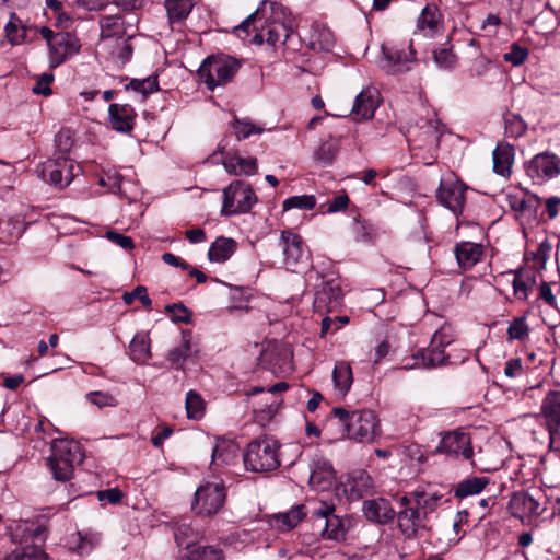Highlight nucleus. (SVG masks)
<instances>
[{"mask_svg": "<svg viewBox=\"0 0 560 560\" xmlns=\"http://www.w3.org/2000/svg\"><path fill=\"white\" fill-rule=\"evenodd\" d=\"M257 22L264 24L268 45L276 47L285 45L289 40L292 32L291 22L288 19L287 8L281 3L264 0L255 12L235 27L237 36H241V32H247L249 26Z\"/></svg>", "mask_w": 560, "mask_h": 560, "instance_id": "obj_1", "label": "nucleus"}, {"mask_svg": "<svg viewBox=\"0 0 560 560\" xmlns=\"http://www.w3.org/2000/svg\"><path fill=\"white\" fill-rule=\"evenodd\" d=\"M49 520L40 515L34 520H25L16 525L15 537H21L25 545L12 550L3 560H47L46 552L35 542L45 541L48 534Z\"/></svg>", "mask_w": 560, "mask_h": 560, "instance_id": "obj_2", "label": "nucleus"}, {"mask_svg": "<svg viewBox=\"0 0 560 560\" xmlns=\"http://www.w3.org/2000/svg\"><path fill=\"white\" fill-rule=\"evenodd\" d=\"M331 415L342 427V433L357 442H373L380 435L377 417L372 410H355L349 412L342 407L332 409Z\"/></svg>", "mask_w": 560, "mask_h": 560, "instance_id": "obj_3", "label": "nucleus"}, {"mask_svg": "<svg viewBox=\"0 0 560 560\" xmlns=\"http://www.w3.org/2000/svg\"><path fill=\"white\" fill-rule=\"evenodd\" d=\"M84 459V453L79 442L68 439H57L51 443V454L47 465L57 481L72 478L74 467Z\"/></svg>", "mask_w": 560, "mask_h": 560, "instance_id": "obj_4", "label": "nucleus"}, {"mask_svg": "<svg viewBox=\"0 0 560 560\" xmlns=\"http://www.w3.org/2000/svg\"><path fill=\"white\" fill-rule=\"evenodd\" d=\"M240 67V61L231 56L211 55L202 61L197 73L199 80L213 91L217 86L231 82Z\"/></svg>", "mask_w": 560, "mask_h": 560, "instance_id": "obj_5", "label": "nucleus"}, {"mask_svg": "<svg viewBox=\"0 0 560 560\" xmlns=\"http://www.w3.org/2000/svg\"><path fill=\"white\" fill-rule=\"evenodd\" d=\"M279 445L272 439H258L247 445L243 456L246 469L254 472H266L280 466L278 456Z\"/></svg>", "mask_w": 560, "mask_h": 560, "instance_id": "obj_6", "label": "nucleus"}, {"mask_svg": "<svg viewBox=\"0 0 560 560\" xmlns=\"http://www.w3.org/2000/svg\"><path fill=\"white\" fill-rule=\"evenodd\" d=\"M257 202V197L250 185L244 180H233L223 189V215H234L248 212Z\"/></svg>", "mask_w": 560, "mask_h": 560, "instance_id": "obj_7", "label": "nucleus"}, {"mask_svg": "<svg viewBox=\"0 0 560 560\" xmlns=\"http://www.w3.org/2000/svg\"><path fill=\"white\" fill-rule=\"evenodd\" d=\"M537 419H542L548 431L550 448L560 451V390H549L541 400Z\"/></svg>", "mask_w": 560, "mask_h": 560, "instance_id": "obj_8", "label": "nucleus"}, {"mask_svg": "<svg viewBox=\"0 0 560 560\" xmlns=\"http://www.w3.org/2000/svg\"><path fill=\"white\" fill-rule=\"evenodd\" d=\"M225 498L223 482H206L197 488L191 509L197 515L212 516L222 509Z\"/></svg>", "mask_w": 560, "mask_h": 560, "instance_id": "obj_9", "label": "nucleus"}, {"mask_svg": "<svg viewBox=\"0 0 560 560\" xmlns=\"http://www.w3.org/2000/svg\"><path fill=\"white\" fill-rule=\"evenodd\" d=\"M314 527L319 530L324 539L345 540L347 529L341 517L335 514V505L320 502L319 506L312 513Z\"/></svg>", "mask_w": 560, "mask_h": 560, "instance_id": "obj_10", "label": "nucleus"}, {"mask_svg": "<svg viewBox=\"0 0 560 560\" xmlns=\"http://www.w3.org/2000/svg\"><path fill=\"white\" fill-rule=\"evenodd\" d=\"M279 246L282 248L285 268L298 272L308 260V252L304 247L302 237L292 231H282Z\"/></svg>", "mask_w": 560, "mask_h": 560, "instance_id": "obj_11", "label": "nucleus"}, {"mask_svg": "<svg viewBox=\"0 0 560 560\" xmlns=\"http://www.w3.org/2000/svg\"><path fill=\"white\" fill-rule=\"evenodd\" d=\"M466 186L453 174L442 178L436 191L438 201L454 214L463 212Z\"/></svg>", "mask_w": 560, "mask_h": 560, "instance_id": "obj_12", "label": "nucleus"}, {"mask_svg": "<svg viewBox=\"0 0 560 560\" xmlns=\"http://www.w3.org/2000/svg\"><path fill=\"white\" fill-rule=\"evenodd\" d=\"M441 442L436 447L438 453L455 457L462 456L466 460L472 458L474 451L471 446V439L463 429L441 433Z\"/></svg>", "mask_w": 560, "mask_h": 560, "instance_id": "obj_13", "label": "nucleus"}, {"mask_svg": "<svg viewBox=\"0 0 560 560\" xmlns=\"http://www.w3.org/2000/svg\"><path fill=\"white\" fill-rule=\"evenodd\" d=\"M79 171V165H74L66 156H59L44 164L43 177L51 185L63 188L72 182Z\"/></svg>", "mask_w": 560, "mask_h": 560, "instance_id": "obj_14", "label": "nucleus"}, {"mask_svg": "<svg viewBox=\"0 0 560 560\" xmlns=\"http://www.w3.org/2000/svg\"><path fill=\"white\" fill-rule=\"evenodd\" d=\"M51 42L52 43L49 46L50 68L60 66L68 58L77 55L81 48L79 38L69 32L56 33V36Z\"/></svg>", "mask_w": 560, "mask_h": 560, "instance_id": "obj_15", "label": "nucleus"}, {"mask_svg": "<svg viewBox=\"0 0 560 560\" xmlns=\"http://www.w3.org/2000/svg\"><path fill=\"white\" fill-rule=\"evenodd\" d=\"M450 494L451 490L447 489V487H441L439 489L429 487L427 489H417L410 495H412L415 504L428 518V514L451 501Z\"/></svg>", "mask_w": 560, "mask_h": 560, "instance_id": "obj_16", "label": "nucleus"}, {"mask_svg": "<svg viewBox=\"0 0 560 560\" xmlns=\"http://www.w3.org/2000/svg\"><path fill=\"white\" fill-rule=\"evenodd\" d=\"M396 515L398 528L406 538H415L421 530L428 528V518L416 504L400 510Z\"/></svg>", "mask_w": 560, "mask_h": 560, "instance_id": "obj_17", "label": "nucleus"}, {"mask_svg": "<svg viewBox=\"0 0 560 560\" xmlns=\"http://www.w3.org/2000/svg\"><path fill=\"white\" fill-rule=\"evenodd\" d=\"M527 174L537 179L553 178L560 174V159L548 152L536 154L527 165Z\"/></svg>", "mask_w": 560, "mask_h": 560, "instance_id": "obj_18", "label": "nucleus"}, {"mask_svg": "<svg viewBox=\"0 0 560 560\" xmlns=\"http://www.w3.org/2000/svg\"><path fill=\"white\" fill-rule=\"evenodd\" d=\"M136 117L137 113L130 104L113 103L108 106V121L117 132H131L135 128Z\"/></svg>", "mask_w": 560, "mask_h": 560, "instance_id": "obj_19", "label": "nucleus"}, {"mask_svg": "<svg viewBox=\"0 0 560 560\" xmlns=\"http://www.w3.org/2000/svg\"><path fill=\"white\" fill-rule=\"evenodd\" d=\"M508 509L514 517L522 521L541 513L540 503L528 492H515L509 501Z\"/></svg>", "mask_w": 560, "mask_h": 560, "instance_id": "obj_20", "label": "nucleus"}, {"mask_svg": "<svg viewBox=\"0 0 560 560\" xmlns=\"http://www.w3.org/2000/svg\"><path fill=\"white\" fill-rule=\"evenodd\" d=\"M413 363L405 364L401 366L404 370H410L415 368L432 369L439 365L447 363L448 355L445 354L444 349L430 342L427 349H421L412 355Z\"/></svg>", "mask_w": 560, "mask_h": 560, "instance_id": "obj_21", "label": "nucleus"}, {"mask_svg": "<svg viewBox=\"0 0 560 560\" xmlns=\"http://www.w3.org/2000/svg\"><path fill=\"white\" fill-rule=\"evenodd\" d=\"M336 480V471L332 465L325 458L313 460L308 483L319 491L329 490Z\"/></svg>", "mask_w": 560, "mask_h": 560, "instance_id": "obj_22", "label": "nucleus"}, {"mask_svg": "<svg viewBox=\"0 0 560 560\" xmlns=\"http://www.w3.org/2000/svg\"><path fill=\"white\" fill-rule=\"evenodd\" d=\"M364 516L374 523L386 524L396 516L389 501L383 498L365 500L362 506Z\"/></svg>", "mask_w": 560, "mask_h": 560, "instance_id": "obj_23", "label": "nucleus"}, {"mask_svg": "<svg viewBox=\"0 0 560 560\" xmlns=\"http://www.w3.org/2000/svg\"><path fill=\"white\" fill-rule=\"evenodd\" d=\"M373 481L365 470H354L349 474L345 491L351 500H359L373 492Z\"/></svg>", "mask_w": 560, "mask_h": 560, "instance_id": "obj_24", "label": "nucleus"}, {"mask_svg": "<svg viewBox=\"0 0 560 560\" xmlns=\"http://www.w3.org/2000/svg\"><path fill=\"white\" fill-rule=\"evenodd\" d=\"M382 51L387 66L389 67L388 71L392 73L408 71L410 69L408 63L415 60L416 54L411 45L408 47V50L404 48L383 46Z\"/></svg>", "mask_w": 560, "mask_h": 560, "instance_id": "obj_25", "label": "nucleus"}, {"mask_svg": "<svg viewBox=\"0 0 560 560\" xmlns=\"http://www.w3.org/2000/svg\"><path fill=\"white\" fill-rule=\"evenodd\" d=\"M199 350L191 343V331H182V345L168 351L167 361L176 370L184 371V362L192 357H197Z\"/></svg>", "mask_w": 560, "mask_h": 560, "instance_id": "obj_26", "label": "nucleus"}, {"mask_svg": "<svg viewBox=\"0 0 560 560\" xmlns=\"http://www.w3.org/2000/svg\"><path fill=\"white\" fill-rule=\"evenodd\" d=\"M376 92L373 90L361 91L354 101L351 115L354 120L370 119L377 108Z\"/></svg>", "mask_w": 560, "mask_h": 560, "instance_id": "obj_27", "label": "nucleus"}, {"mask_svg": "<svg viewBox=\"0 0 560 560\" xmlns=\"http://www.w3.org/2000/svg\"><path fill=\"white\" fill-rule=\"evenodd\" d=\"M342 298V291L339 282L336 280H323L315 291V304L318 307H329L338 305Z\"/></svg>", "mask_w": 560, "mask_h": 560, "instance_id": "obj_28", "label": "nucleus"}, {"mask_svg": "<svg viewBox=\"0 0 560 560\" xmlns=\"http://www.w3.org/2000/svg\"><path fill=\"white\" fill-rule=\"evenodd\" d=\"M482 255L483 248L480 244L462 242L455 247L457 264L464 270L472 268L478 261H480Z\"/></svg>", "mask_w": 560, "mask_h": 560, "instance_id": "obj_29", "label": "nucleus"}, {"mask_svg": "<svg viewBox=\"0 0 560 560\" xmlns=\"http://www.w3.org/2000/svg\"><path fill=\"white\" fill-rule=\"evenodd\" d=\"M335 45L334 33L320 24H313L310 36L308 47L314 51H330Z\"/></svg>", "mask_w": 560, "mask_h": 560, "instance_id": "obj_30", "label": "nucleus"}, {"mask_svg": "<svg viewBox=\"0 0 560 560\" xmlns=\"http://www.w3.org/2000/svg\"><path fill=\"white\" fill-rule=\"evenodd\" d=\"M493 171L501 176H509L514 161V147L500 142L493 153Z\"/></svg>", "mask_w": 560, "mask_h": 560, "instance_id": "obj_31", "label": "nucleus"}, {"mask_svg": "<svg viewBox=\"0 0 560 560\" xmlns=\"http://www.w3.org/2000/svg\"><path fill=\"white\" fill-rule=\"evenodd\" d=\"M129 355L132 361L144 364L151 359V340L145 331L137 332L129 345Z\"/></svg>", "mask_w": 560, "mask_h": 560, "instance_id": "obj_32", "label": "nucleus"}, {"mask_svg": "<svg viewBox=\"0 0 560 560\" xmlns=\"http://www.w3.org/2000/svg\"><path fill=\"white\" fill-rule=\"evenodd\" d=\"M306 516L305 505L299 504L293 506L290 511L284 513L275 514L271 518V524L280 530H290L298 526V524Z\"/></svg>", "mask_w": 560, "mask_h": 560, "instance_id": "obj_33", "label": "nucleus"}, {"mask_svg": "<svg viewBox=\"0 0 560 560\" xmlns=\"http://www.w3.org/2000/svg\"><path fill=\"white\" fill-rule=\"evenodd\" d=\"M441 23V14L439 8L434 4H428L422 9V12L417 21V27L424 31L427 35L432 36L439 30Z\"/></svg>", "mask_w": 560, "mask_h": 560, "instance_id": "obj_34", "label": "nucleus"}, {"mask_svg": "<svg viewBox=\"0 0 560 560\" xmlns=\"http://www.w3.org/2000/svg\"><path fill=\"white\" fill-rule=\"evenodd\" d=\"M236 245L233 238L220 236L211 244L208 257L211 261L223 262L232 256Z\"/></svg>", "mask_w": 560, "mask_h": 560, "instance_id": "obj_35", "label": "nucleus"}, {"mask_svg": "<svg viewBox=\"0 0 560 560\" xmlns=\"http://www.w3.org/2000/svg\"><path fill=\"white\" fill-rule=\"evenodd\" d=\"M489 481L487 477H469L456 486L454 495L458 499H464L478 494L489 485Z\"/></svg>", "mask_w": 560, "mask_h": 560, "instance_id": "obj_36", "label": "nucleus"}, {"mask_svg": "<svg viewBox=\"0 0 560 560\" xmlns=\"http://www.w3.org/2000/svg\"><path fill=\"white\" fill-rule=\"evenodd\" d=\"M339 152V138L329 136L314 152V159L320 165H330Z\"/></svg>", "mask_w": 560, "mask_h": 560, "instance_id": "obj_37", "label": "nucleus"}, {"mask_svg": "<svg viewBox=\"0 0 560 560\" xmlns=\"http://www.w3.org/2000/svg\"><path fill=\"white\" fill-rule=\"evenodd\" d=\"M194 8L192 0H166L165 9L171 24L184 21Z\"/></svg>", "mask_w": 560, "mask_h": 560, "instance_id": "obj_38", "label": "nucleus"}, {"mask_svg": "<svg viewBox=\"0 0 560 560\" xmlns=\"http://www.w3.org/2000/svg\"><path fill=\"white\" fill-rule=\"evenodd\" d=\"M178 560H224L221 549L213 546H197L179 557Z\"/></svg>", "mask_w": 560, "mask_h": 560, "instance_id": "obj_39", "label": "nucleus"}, {"mask_svg": "<svg viewBox=\"0 0 560 560\" xmlns=\"http://www.w3.org/2000/svg\"><path fill=\"white\" fill-rule=\"evenodd\" d=\"M535 283V275L526 272L522 269L515 271L514 280H513V291L514 295L518 300H526L528 298V293L532 290L533 284Z\"/></svg>", "mask_w": 560, "mask_h": 560, "instance_id": "obj_40", "label": "nucleus"}, {"mask_svg": "<svg viewBox=\"0 0 560 560\" xmlns=\"http://www.w3.org/2000/svg\"><path fill=\"white\" fill-rule=\"evenodd\" d=\"M332 380L335 387L345 395L352 384V371L351 366L346 362L338 363L332 372Z\"/></svg>", "mask_w": 560, "mask_h": 560, "instance_id": "obj_41", "label": "nucleus"}, {"mask_svg": "<svg viewBox=\"0 0 560 560\" xmlns=\"http://www.w3.org/2000/svg\"><path fill=\"white\" fill-rule=\"evenodd\" d=\"M503 119L506 137L516 139L525 135L527 130V124L520 115L508 112L504 114Z\"/></svg>", "mask_w": 560, "mask_h": 560, "instance_id": "obj_42", "label": "nucleus"}, {"mask_svg": "<svg viewBox=\"0 0 560 560\" xmlns=\"http://www.w3.org/2000/svg\"><path fill=\"white\" fill-rule=\"evenodd\" d=\"M125 90H132L142 94L143 100L148 95L159 90L158 77H148L145 79H132L125 85Z\"/></svg>", "mask_w": 560, "mask_h": 560, "instance_id": "obj_43", "label": "nucleus"}, {"mask_svg": "<svg viewBox=\"0 0 560 560\" xmlns=\"http://www.w3.org/2000/svg\"><path fill=\"white\" fill-rule=\"evenodd\" d=\"M185 408L189 419H200L205 413V401L195 390H189L185 399Z\"/></svg>", "mask_w": 560, "mask_h": 560, "instance_id": "obj_44", "label": "nucleus"}, {"mask_svg": "<svg viewBox=\"0 0 560 560\" xmlns=\"http://www.w3.org/2000/svg\"><path fill=\"white\" fill-rule=\"evenodd\" d=\"M174 538L178 547H184L189 551L195 545L197 533L187 524H180L174 529Z\"/></svg>", "mask_w": 560, "mask_h": 560, "instance_id": "obj_45", "label": "nucleus"}, {"mask_svg": "<svg viewBox=\"0 0 560 560\" xmlns=\"http://www.w3.org/2000/svg\"><path fill=\"white\" fill-rule=\"evenodd\" d=\"M232 128L235 131L237 140L246 139L254 133L259 135L265 130L262 127L253 124L249 119H240L237 117H234Z\"/></svg>", "mask_w": 560, "mask_h": 560, "instance_id": "obj_46", "label": "nucleus"}, {"mask_svg": "<svg viewBox=\"0 0 560 560\" xmlns=\"http://www.w3.org/2000/svg\"><path fill=\"white\" fill-rule=\"evenodd\" d=\"M316 206V198L313 195L292 196L287 198L282 208L284 211L291 209L312 210Z\"/></svg>", "mask_w": 560, "mask_h": 560, "instance_id": "obj_47", "label": "nucleus"}, {"mask_svg": "<svg viewBox=\"0 0 560 560\" xmlns=\"http://www.w3.org/2000/svg\"><path fill=\"white\" fill-rule=\"evenodd\" d=\"M355 238L359 242L370 243L376 236L375 228L366 220H361L360 217L355 219L353 226Z\"/></svg>", "mask_w": 560, "mask_h": 560, "instance_id": "obj_48", "label": "nucleus"}, {"mask_svg": "<svg viewBox=\"0 0 560 560\" xmlns=\"http://www.w3.org/2000/svg\"><path fill=\"white\" fill-rule=\"evenodd\" d=\"M508 337L510 340H523L528 336L529 328L524 316L515 317L508 327Z\"/></svg>", "mask_w": 560, "mask_h": 560, "instance_id": "obj_49", "label": "nucleus"}, {"mask_svg": "<svg viewBox=\"0 0 560 560\" xmlns=\"http://www.w3.org/2000/svg\"><path fill=\"white\" fill-rule=\"evenodd\" d=\"M85 398L98 408L116 407L118 404L116 397L107 392H90L85 395Z\"/></svg>", "mask_w": 560, "mask_h": 560, "instance_id": "obj_50", "label": "nucleus"}, {"mask_svg": "<svg viewBox=\"0 0 560 560\" xmlns=\"http://www.w3.org/2000/svg\"><path fill=\"white\" fill-rule=\"evenodd\" d=\"M121 20L118 15H105L101 18V35L102 37H112L118 35L120 33V23Z\"/></svg>", "mask_w": 560, "mask_h": 560, "instance_id": "obj_51", "label": "nucleus"}, {"mask_svg": "<svg viewBox=\"0 0 560 560\" xmlns=\"http://www.w3.org/2000/svg\"><path fill=\"white\" fill-rule=\"evenodd\" d=\"M165 310L172 313L173 320L188 324L191 322V312L182 303L166 305Z\"/></svg>", "mask_w": 560, "mask_h": 560, "instance_id": "obj_52", "label": "nucleus"}, {"mask_svg": "<svg viewBox=\"0 0 560 560\" xmlns=\"http://www.w3.org/2000/svg\"><path fill=\"white\" fill-rule=\"evenodd\" d=\"M54 81V74L52 73H43L40 74L35 85L32 88V92L34 94L49 96L52 94V90L50 88V83Z\"/></svg>", "mask_w": 560, "mask_h": 560, "instance_id": "obj_53", "label": "nucleus"}, {"mask_svg": "<svg viewBox=\"0 0 560 560\" xmlns=\"http://www.w3.org/2000/svg\"><path fill=\"white\" fill-rule=\"evenodd\" d=\"M434 61L440 68L452 69L456 63L455 54L447 48L434 51Z\"/></svg>", "mask_w": 560, "mask_h": 560, "instance_id": "obj_54", "label": "nucleus"}, {"mask_svg": "<svg viewBox=\"0 0 560 560\" xmlns=\"http://www.w3.org/2000/svg\"><path fill=\"white\" fill-rule=\"evenodd\" d=\"M528 57V50L518 44H513L511 51L504 55V61L511 62L514 66H521Z\"/></svg>", "mask_w": 560, "mask_h": 560, "instance_id": "obj_55", "label": "nucleus"}, {"mask_svg": "<svg viewBox=\"0 0 560 560\" xmlns=\"http://www.w3.org/2000/svg\"><path fill=\"white\" fill-rule=\"evenodd\" d=\"M135 299H139L144 306H150L152 303L147 293V288L143 285H138L131 292H126L122 295V300L127 305L131 304Z\"/></svg>", "mask_w": 560, "mask_h": 560, "instance_id": "obj_56", "label": "nucleus"}, {"mask_svg": "<svg viewBox=\"0 0 560 560\" xmlns=\"http://www.w3.org/2000/svg\"><path fill=\"white\" fill-rule=\"evenodd\" d=\"M55 143L58 151L61 153V156H65L68 153L73 144V140L71 137V131L69 129L60 130L55 138Z\"/></svg>", "mask_w": 560, "mask_h": 560, "instance_id": "obj_57", "label": "nucleus"}, {"mask_svg": "<svg viewBox=\"0 0 560 560\" xmlns=\"http://www.w3.org/2000/svg\"><path fill=\"white\" fill-rule=\"evenodd\" d=\"M14 20H18L16 15L12 14L9 23L5 26V33L9 42L16 45L23 40L25 31L20 34L18 24L14 22Z\"/></svg>", "mask_w": 560, "mask_h": 560, "instance_id": "obj_58", "label": "nucleus"}, {"mask_svg": "<svg viewBox=\"0 0 560 560\" xmlns=\"http://www.w3.org/2000/svg\"><path fill=\"white\" fill-rule=\"evenodd\" d=\"M490 61L483 56L479 55L477 56L470 67H469V73L471 77H481L483 75L488 69H489Z\"/></svg>", "mask_w": 560, "mask_h": 560, "instance_id": "obj_59", "label": "nucleus"}, {"mask_svg": "<svg viewBox=\"0 0 560 560\" xmlns=\"http://www.w3.org/2000/svg\"><path fill=\"white\" fill-rule=\"evenodd\" d=\"M106 237L113 243L120 246L122 249L129 250L135 247V242L130 236L120 234L116 231H108Z\"/></svg>", "mask_w": 560, "mask_h": 560, "instance_id": "obj_60", "label": "nucleus"}, {"mask_svg": "<svg viewBox=\"0 0 560 560\" xmlns=\"http://www.w3.org/2000/svg\"><path fill=\"white\" fill-rule=\"evenodd\" d=\"M124 494L119 488H110L101 490L97 492V499L101 502H108L110 504H117L121 501Z\"/></svg>", "mask_w": 560, "mask_h": 560, "instance_id": "obj_61", "label": "nucleus"}, {"mask_svg": "<svg viewBox=\"0 0 560 560\" xmlns=\"http://www.w3.org/2000/svg\"><path fill=\"white\" fill-rule=\"evenodd\" d=\"M349 202H350V199L346 192L338 195V196L334 197V199L331 201H328L327 212L336 213L339 211H343L347 209Z\"/></svg>", "mask_w": 560, "mask_h": 560, "instance_id": "obj_62", "label": "nucleus"}, {"mask_svg": "<svg viewBox=\"0 0 560 560\" xmlns=\"http://www.w3.org/2000/svg\"><path fill=\"white\" fill-rule=\"evenodd\" d=\"M431 342L442 349L451 345L453 342V336L450 334V328L442 327L440 330L435 331Z\"/></svg>", "mask_w": 560, "mask_h": 560, "instance_id": "obj_63", "label": "nucleus"}, {"mask_svg": "<svg viewBox=\"0 0 560 560\" xmlns=\"http://www.w3.org/2000/svg\"><path fill=\"white\" fill-rule=\"evenodd\" d=\"M237 165L243 175H254L257 173V159L256 158H241L237 156Z\"/></svg>", "mask_w": 560, "mask_h": 560, "instance_id": "obj_64", "label": "nucleus"}]
</instances>
